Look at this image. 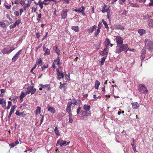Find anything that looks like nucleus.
<instances>
[{"instance_id":"0eeeda50","label":"nucleus","mask_w":153,"mask_h":153,"mask_svg":"<svg viewBox=\"0 0 153 153\" xmlns=\"http://www.w3.org/2000/svg\"><path fill=\"white\" fill-rule=\"evenodd\" d=\"M56 78L58 80H60L61 79H63L64 75L63 71L61 70L60 71L59 68H57L56 70Z\"/></svg>"},{"instance_id":"774afa93","label":"nucleus","mask_w":153,"mask_h":153,"mask_svg":"<svg viewBox=\"0 0 153 153\" xmlns=\"http://www.w3.org/2000/svg\"><path fill=\"white\" fill-rule=\"evenodd\" d=\"M4 100L3 98H0V105L2 104V102H3Z\"/></svg>"},{"instance_id":"4c0bfd02","label":"nucleus","mask_w":153,"mask_h":153,"mask_svg":"<svg viewBox=\"0 0 153 153\" xmlns=\"http://www.w3.org/2000/svg\"><path fill=\"white\" fill-rule=\"evenodd\" d=\"M5 91V90L2 89L0 90V97H3L4 96V94H2L4 93Z\"/></svg>"},{"instance_id":"13d9d810","label":"nucleus","mask_w":153,"mask_h":153,"mask_svg":"<svg viewBox=\"0 0 153 153\" xmlns=\"http://www.w3.org/2000/svg\"><path fill=\"white\" fill-rule=\"evenodd\" d=\"M44 115H42V118L40 120V125H41L42 123L43 120H44Z\"/></svg>"},{"instance_id":"338daca9","label":"nucleus","mask_w":153,"mask_h":153,"mask_svg":"<svg viewBox=\"0 0 153 153\" xmlns=\"http://www.w3.org/2000/svg\"><path fill=\"white\" fill-rule=\"evenodd\" d=\"M9 146L11 147V148H13L15 146V145L14 143H12L9 144Z\"/></svg>"},{"instance_id":"ddd939ff","label":"nucleus","mask_w":153,"mask_h":153,"mask_svg":"<svg viewBox=\"0 0 153 153\" xmlns=\"http://www.w3.org/2000/svg\"><path fill=\"white\" fill-rule=\"evenodd\" d=\"M83 108L84 111L81 110L80 111L88 112L90 110L91 108V106L88 104H85L83 106Z\"/></svg>"},{"instance_id":"603ef678","label":"nucleus","mask_w":153,"mask_h":153,"mask_svg":"<svg viewBox=\"0 0 153 153\" xmlns=\"http://www.w3.org/2000/svg\"><path fill=\"white\" fill-rule=\"evenodd\" d=\"M44 2H40L39 3V5L40 6L41 9H42L43 8V4H44Z\"/></svg>"},{"instance_id":"c756f323","label":"nucleus","mask_w":153,"mask_h":153,"mask_svg":"<svg viewBox=\"0 0 153 153\" xmlns=\"http://www.w3.org/2000/svg\"><path fill=\"white\" fill-rule=\"evenodd\" d=\"M74 100L75 101V102L73 103V105L74 106L76 105H77L78 104H79L80 103H81V101L80 100H76L75 98L74 99Z\"/></svg>"},{"instance_id":"09e8293b","label":"nucleus","mask_w":153,"mask_h":153,"mask_svg":"<svg viewBox=\"0 0 153 153\" xmlns=\"http://www.w3.org/2000/svg\"><path fill=\"white\" fill-rule=\"evenodd\" d=\"M48 65H45L43 66H42L41 67L42 69V71H43L46 68H48Z\"/></svg>"},{"instance_id":"c03bdc74","label":"nucleus","mask_w":153,"mask_h":153,"mask_svg":"<svg viewBox=\"0 0 153 153\" xmlns=\"http://www.w3.org/2000/svg\"><path fill=\"white\" fill-rule=\"evenodd\" d=\"M149 26L153 28V20H151L149 22Z\"/></svg>"},{"instance_id":"b1692460","label":"nucleus","mask_w":153,"mask_h":153,"mask_svg":"<svg viewBox=\"0 0 153 153\" xmlns=\"http://www.w3.org/2000/svg\"><path fill=\"white\" fill-rule=\"evenodd\" d=\"M138 33L140 36H142L145 33L146 31L145 30L143 29H139L138 30Z\"/></svg>"},{"instance_id":"a878e982","label":"nucleus","mask_w":153,"mask_h":153,"mask_svg":"<svg viewBox=\"0 0 153 153\" xmlns=\"http://www.w3.org/2000/svg\"><path fill=\"white\" fill-rule=\"evenodd\" d=\"M100 85V83L98 80H96L95 84V88L96 89L98 90L99 88V86Z\"/></svg>"},{"instance_id":"bb28decb","label":"nucleus","mask_w":153,"mask_h":153,"mask_svg":"<svg viewBox=\"0 0 153 153\" xmlns=\"http://www.w3.org/2000/svg\"><path fill=\"white\" fill-rule=\"evenodd\" d=\"M41 108L39 106H37L36 107V114L38 115L41 113Z\"/></svg>"},{"instance_id":"c9c22d12","label":"nucleus","mask_w":153,"mask_h":153,"mask_svg":"<svg viewBox=\"0 0 153 153\" xmlns=\"http://www.w3.org/2000/svg\"><path fill=\"white\" fill-rule=\"evenodd\" d=\"M125 51H124L125 52H126L128 50L133 51V52H135L136 51V50L134 49H130L128 48V45H127V48H126V49Z\"/></svg>"},{"instance_id":"bf43d9fd","label":"nucleus","mask_w":153,"mask_h":153,"mask_svg":"<svg viewBox=\"0 0 153 153\" xmlns=\"http://www.w3.org/2000/svg\"><path fill=\"white\" fill-rule=\"evenodd\" d=\"M111 16V14L110 13H107V17L108 18V19H109V20L110 21V16Z\"/></svg>"},{"instance_id":"f3484780","label":"nucleus","mask_w":153,"mask_h":153,"mask_svg":"<svg viewBox=\"0 0 153 153\" xmlns=\"http://www.w3.org/2000/svg\"><path fill=\"white\" fill-rule=\"evenodd\" d=\"M131 104L134 109H137L140 107L139 104L137 102H132Z\"/></svg>"},{"instance_id":"cd10ccee","label":"nucleus","mask_w":153,"mask_h":153,"mask_svg":"<svg viewBox=\"0 0 153 153\" xmlns=\"http://www.w3.org/2000/svg\"><path fill=\"white\" fill-rule=\"evenodd\" d=\"M71 28L76 32H78L79 31V27L78 26H73Z\"/></svg>"},{"instance_id":"8fccbe9b","label":"nucleus","mask_w":153,"mask_h":153,"mask_svg":"<svg viewBox=\"0 0 153 153\" xmlns=\"http://www.w3.org/2000/svg\"><path fill=\"white\" fill-rule=\"evenodd\" d=\"M73 104L71 102H69L68 103L67 108H71V106Z\"/></svg>"},{"instance_id":"1a4fd4ad","label":"nucleus","mask_w":153,"mask_h":153,"mask_svg":"<svg viewBox=\"0 0 153 153\" xmlns=\"http://www.w3.org/2000/svg\"><path fill=\"white\" fill-rule=\"evenodd\" d=\"M68 10L67 9H65L63 10L61 13V16H62V19H65L67 17V12Z\"/></svg>"},{"instance_id":"412c9836","label":"nucleus","mask_w":153,"mask_h":153,"mask_svg":"<svg viewBox=\"0 0 153 153\" xmlns=\"http://www.w3.org/2000/svg\"><path fill=\"white\" fill-rule=\"evenodd\" d=\"M97 27V26L95 25H94L93 26L91 27L88 29V33H92L94 30H96Z\"/></svg>"},{"instance_id":"f8f14e48","label":"nucleus","mask_w":153,"mask_h":153,"mask_svg":"<svg viewBox=\"0 0 153 153\" xmlns=\"http://www.w3.org/2000/svg\"><path fill=\"white\" fill-rule=\"evenodd\" d=\"M85 7L83 6L78 8V12L81 13L83 16H85Z\"/></svg>"},{"instance_id":"f704fd0d","label":"nucleus","mask_w":153,"mask_h":153,"mask_svg":"<svg viewBox=\"0 0 153 153\" xmlns=\"http://www.w3.org/2000/svg\"><path fill=\"white\" fill-rule=\"evenodd\" d=\"M102 23L104 25L105 28L107 29H108L109 27H108L107 23H106V22L103 19H102Z\"/></svg>"},{"instance_id":"f03ea898","label":"nucleus","mask_w":153,"mask_h":153,"mask_svg":"<svg viewBox=\"0 0 153 153\" xmlns=\"http://www.w3.org/2000/svg\"><path fill=\"white\" fill-rule=\"evenodd\" d=\"M82 108L81 107H79L77 110V114H79L81 115L80 117V119L82 120H87L88 119V118L89 116H90L91 114L88 112H82V111H80Z\"/></svg>"},{"instance_id":"aec40b11","label":"nucleus","mask_w":153,"mask_h":153,"mask_svg":"<svg viewBox=\"0 0 153 153\" xmlns=\"http://www.w3.org/2000/svg\"><path fill=\"white\" fill-rule=\"evenodd\" d=\"M53 49L58 56H59L60 54V50L58 47L56 46H55L53 47Z\"/></svg>"},{"instance_id":"a211bd4d","label":"nucleus","mask_w":153,"mask_h":153,"mask_svg":"<svg viewBox=\"0 0 153 153\" xmlns=\"http://www.w3.org/2000/svg\"><path fill=\"white\" fill-rule=\"evenodd\" d=\"M43 63L44 62H42V59L41 58L37 59L36 61V63L38 67H39V66H41Z\"/></svg>"},{"instance_id":"473e14b6","label":"nucleus","mask_w":153,"mask_h":153,"mask_svg":"<svg viewBox=\"0 0 153 153\" xmlns=\"http://www.w3.org/2000/svg\"><path fill=\"white\" fill-rule=\"evenodd\" d=\"M21 23V20L20 19H19L18 20H16L15 23L13 24L16 27V26H17L18 27L19 26V24Z\"/></svg>"},{"instance_id":"0e129e2a","label":"nucleus","mask_w":153,"mask_h":153,"mask_svg":"<svg viewBox=\"0 0 153 153\" xmlns=\"http://www.w3.org/2000/svg\"><path fill=\"white\" fill-rule=\"evenodd\" d=\"M132 148L134 152L136 151V145H132Z\"/></svg>"},{"instance_id":"9b49d317","label":"nucleus","mask_w":153,"mask_h":153,"mask_svg":"<svg viewBox=\"0 0 153 153\" xmlns=\"http://www.w3.org/2000/svg\"><path fill=\"white\" fill-rule=\"evenodd\" d=\"M22 50H20L14 55L12 59V62H15L18 59L19 56Z\"/></svg>"},{"instance_id":"5701e85b","label":"nucleus","mask_w":153,"mask_h":153,"mask_svg":"<svg viewBox=\"0 0 153 153\" xmlns=\"http://www.w3.org/2000/svg\"><path fill=\"white\" fill-rule=\"evenodd\" d=\"M54 131L55 134L57 136H59L60 135V132L57 127H56L54 129Z\"/></svg>"},{"instance_id":"4468645a","label":"nucleus","mask_w":153,"mask_h":153,"mask_svg":"<svg viewBox=\"0 0 153 153\" xmlns=\"http://www.w3.org/2000/svg\"><path fill=\"white\" fill-rule=\"evenodd\" d=\"M47 107L48 108V111H50L53 114L55 113L56 110L54 108L50 107L49 104L48 105Z\"/></svg>"},{"instance_id":"864d4df0","label":"nucleus","mask_w":153,"mask_h":153,"mask_svg":"<svg viewBox=\"0 0 153 153\" xmlns=\"http://www.w3.org/2000/svg\"><path fill=\"white\" fill-rule=\"evenodd\" d=\"M102 26V23L100 22H99L98 25V27H98L97 28L100 29L101 28Z\"/></svg>"},{"instance_id":"49530a36","label":"nucleus","mask_w":153,"mask_h":153,"mask_svg":"<svg viewBox=\"0 0 153 153\" xmlns=\"http://www.w3.org/2000/svg\"><path fill=\"white\" fill-rule=\"evenodd\" d=\"M8 105L7 107V109H9L10 108V107L12 105V102L10 101H9L8 102Z\"/></svg>"},{"instance_id":"3c124183","label":"nucleus","mask_w":153,"mask_h":153,"mask_svg":"<svg viewBox=\"0 0 153 153\" xmlns=\"http://www.w3.org/2000/svg\"><path fill=\"white\" fill-rule=\"evenodd\" d=\"M16 105L13 106L11 108V110L10 111L12 113H13L14 111V110L15 108H16Z\"/></svg>"},{"instance_id":"e2e57ef3","label":"nucleus","mask_w":153,"mask_h":153,"mask_svg":"<svg viewBox=\"0 0 153 153\" xmlns=\"http://www.w3.org/2000/svg\"><path fill=\"white\" fill-rule=\"evenodd\" d=\"M5 7L7 9H10V8L11 5H4Z\"/></svg>"},{"instance_id":"5fc2aeb1","label":"nucleus","mask_w":153,"mask_h":153,"mask_svg":"<svg viewBox=\"0 0 153 153\" xmlns=\"http://www.w3.org/2000/svg\"><path fill=\"white\" fill-rule=\"evenodd\" d=\"M36 89L35 88H33V89H32V90H31V95H32L33 94H34L36 91Z\"/></svg>"},{"instance_id":"7ed1b4c3","label":"nucleus","mask_w":153,"mask_h":153,"mask_svg":"<svg viewBox=\"0 0 153 153\" xmlns=\"http://www.w3.org/2000/svg\"><path fill=\"white\" fill-rule=\"evenodd\" d=\"M145 48L149 51H152L153 50V42L150 39H146L145 41Z\"/></svg>"},{"instance_id":"f257e3e1","label":"nucleus","mask_w":153,"mask_h":153,"mask_svg":"<svg viewBox=\"0 0 153 153\" xmlns=\"http://www.w3.org/2000/svg\"><path fill=\"white\" fill-rule=\"evenodd\" d=\"M123 38L119 36L116 37V41L117 46L116 47L115 52L116 53H119L123 51L126 50L127 44H123Z\"/></svg>"},{"instance_id":"39448f33","label":"nucleus","mask_w":153,"mask_h":153,"mask_svg":"<svg viewBox=\"0 0 153 153\" xmlns=\"http://www.w3.org/2000/svg\"><path fill=\"white\" fill-rule=\"evenodd\" d=\"M138 90L142 94H146L148 92L147 87L143 84H140L138 86Z\"/></svg>"},{"instance_id":"dca6fc26","label":"nucleus","mask_w":153,"mask_h":153,"mask_svg":"<svg viewBox=\"0 0 153 153\" xmlns=\"http://www.w3.org/2000/svg\"><path fill=\"white\" fill-rule=\"evenodd\" d=\"M104 43L105 48H108V47L110 44V41L108 38L107 37L105 39Z\"/></svg>"},{"instance_id":"4d7b16f0","label":"nucleus","mask_w":153,"mask_h":153,"mask_svg":"<svg viewBox=\"0 0 153 153\" xmlns=\"http://www.w3.org/2000/svg\"><path fill=\"white\" fill-rule=\"evenodd\" d=\"M23 12V9L22 8H21L19 9V13H20V15H21L22 13Z\"/></svg>"},{"instance_id":"20e7f679","label":"nucleus","mask_w":153,"mask_h":153,"mask_svg":"<svg viewBox=\"0 0 153 153\" xmlns=\"http://www.w3.org/2000/svg\"><path fill=\"white\" fill-rule=\"evenodd\" d=\"M62 64V63L61 62L60 57L58 56L56 59L54 60L52 64V67L53 69H55L56 68L55 65H58V68L60 69L61 67H60V65Z\"/></svg>"},{"instance_id":"c85d7f7f","label":"nucleus","mask_w":153,"mask_h":153,"mask_svg":"<svg viewBox=\"0 0 153 153\" xmlns=\"http://www.w3.org/2000/svg\"><path fill=\"white\" fill-rule=\"evenodd\" d=\"M40 85L41 87H42L43 88L46 89L48 91L49 89L48 86H49V85H43L42 84H40Z\"/></svg>"},{"instance_id":"a19ab883","label":"nucleus","mask_w":153,"mask_h":153,"mask_svg":"<svg viewBox=\"0 0 153 153\" xmlns=\"http://www.w3.org/2000/svg\"><path fill=\"white\" fill-rule=\"evenodd\" d=\"M66 112L68 113V114H72L71 113V108H66Z\"/></svg>"},{"instance_id":"69168bd1","label":"nucleus","mask_w":153,"mask_h":153,"mask_svg":"<svg viewBox=\"0 0 153 153\" xmlns=\"http://www.w3.org/2000/svg\"><path fill=\"white\" fill-rule=\"evenodd\" d=\"M36 37L38 39H39V37L40 36V35L38 32L36 33Z\"/></svg>"},{"instance_id":"a18cd8bd","label":"nucleus","mask_w":153,"mask_h":153,"mask_svg":"<svg viewBox=\"0 0 153 153\" xmlns=\"http://www.w3.org/2000/svg\"><path fill=\"white\" fill-rule=\"evenodd\" d=\"M6 100H4L3 102H2V104H1V105L2 107L5 108H7L6 106Z\"/></svg>"},{"instance_id":"423d86ee","label":"nucleus","mask_w":153,"mask_h":153,"mask_svg":"<svg viewBox=\"0 0 153 153\" xmlns=\"http://www.w3.org/2000/svg\"><path fill=\"white\" fill-rule=\"evenodd\" d=\"M15 48L13 47H11L8 46L4 48L2 50L1 52L4 54H9L14 50Z\"/></svg>"},{"instance_id":"e433bc0d","label":"nucleus","mask_w":153,"mask_h":153,"mask_svg":"<svg viewBox=\"0 0 153 153\" xmlns=\"http://www.w3.org/2000/svg\"><path fill=\"white\" fill-rule=\"evenodd\" d=\"M100 32V29H97L96 30L94 33V35L95 36L97 37L98 36V35Z\"/></svg>"},{"instance_id":"6ab92c4d","label":"nucleus","mask_w":153,"mask_h":153,"mask_svg":"<svg viewBox=\"0 0 153 153\" xmlns=\"http://www.w3.org/2000/svg\"><path fill=\"white\" fill-rule=\"evenodd\" d=\"M60 85L59 86V88L60 89H63V90L65 91L66 90V86L67 85V83H64L63 84H62L61 82H60Z\"/></svg>"},{"instance_id":"4be33fe9","label":"nucleus","mask_w":153,"mask_h":153,"mask_svg":"<svg viewBox=\"0 0 153 153\" xmlns=\"http://www.w3.org/2000/svg\"><path fill=\"white\" fill-rule=\"evenodd\" d=\"M64 75L65 76V81L63 79V81L64 82H66L70 80V75L69 74H65Z\"/></svg>"},{"instance_id":"052dcab7","label":"nucleus","mask_w":153,"mask_h":153,"mask_svg":"<svg viewBox=\"0 0 153 153\" xmlns=\"http://www.w3.org/2000/svg\"><path fill=\"white\" fill-rule=\"evenodd\" d=\"M152 1H150V2L149 3L148 6L150 7L151 6H153V0Z\"/></svg>"},{"instance_id":"6e6552de","label":"nucleus","mask_w":153,"mask_h":153,"mask_svg":"<svg viewBox=\"0 0 153 153\" xmlns=\"http://www.w3.org/2000/svg\"><path fill=\"white\" fill-rule=\"evenodd\" d=\"M70 143V142H67L65 141H63L61 139H59L58 140L57 143V146L60 145V146L62 147L63 146H66L68 144Z\"/></svg>"},{"instance_id":"2f4dec72","label":"nucleus","mask_w":153,"mask_h":153,"mask_svg":"<svg viewBox=\"0 0 153 153\" xmlns=\"http://www.w3.org/2000/svg\"><path fill=\"white\" fill-rule=\"evenodd\" d=\"M31 85H32L28 87L27 88V89L29 91L30 93H31L32 89H33V88H34L33 85V83H32Z\"/></svg>"},{"instance_id":"de8ad7c7","label":"nucleus","mask_w":153,"mask_h":153,"mask_svg":"<svg viewBox=\"0 0 153 153\" xmlns=\"http://www.w3.org/2000/svg\"><path fill=\"white\" fill-rule=\"evenodd\" d=\"M42 14L41 13H39L38 14V16L37 18V20L39 21L41 19V18Z\"/></svg>"},{"instance_id":"37998d69","label":"nucleus","mask_w":153,"mask_h":153,"mask_svg":"<svg viewBox=\"0 0 153 153\" xmlns=\"http://www.w3.org/2000/svg\"><path fill=\"white\" fill-rule=\"evenodd\" d=\"M15 114L16 115L19 116H22L23 115V114L22 112H20L19 110H17L16 112L15 113Z\"/></svg>"},{"instance_id":"ea45409f","label":"nucleus","mask_w":153,"mask_h":153,"mask_svg":"<svg viewBox=\"0 0 153 153\" xmlns=\"http://www.w3.org/2000/svg\"><path fill=\"white\" fill-rule=\"evenodd\" d=\"M44 51L45 52V53L44 54L45 55H49L50 54V50L48 48H46V50Z\"/></svg>"},{"instance_id":"58836bf2","label":"nucleus","mask_w":153,"mask_h":153,"mask_svg":"<svg viewBox=\"0 0 153 153\" xmlns=\"http://www.w3.org/2000/svg\"><path fill=\"white\" fill-rule=\"evenodd\" d=\"M0 26L3 28H4L6 27V25L5 23L3 22H0Z\"/></svg>"},{"instance_id":"393cba45","label":"nucleus","mask_w":153,"mask_h":153,"mask_svg":"<svg viewBox=\"0 0 153 153\" xmlns=\"http://www.w3.org/2000/svg\"><path fill=\"white\" fill-rule=\"evenodd\" d=\"M114 27L115 29L121 30H123L124 29V27L123 26L119 25L115 26Z\"/></svg>"},{"instance_id":"72a5a7b5","label":"nucleus","mask_w":153,"mask_h":153,"mask_svg":"<svg viewBox=\"0 0 153 153\" xmlns=\"http://www.w3.org/2000/svg\"><path fill=\"white\" fill-rule=\"evenodd\" d=\"M25 94L23 92H22L21 95L19 96V98L20 100H22L21 102L22 101L23 98L26 96Z\"/></svg>"},{"instance_id":"79ce46f5","label":"nucleus","mask_w":153,"mask_h":153,"mask_svg":"<svg viewBox=\"0 0 153 153\" xmlns=\"http://www.w3.org/2000/svg\"><path fill=\"white\" fill-rule=\"evenodd\" d=\"M105 59L106 58H105L104 57H103L102 58L101 60L100 61L101 65H104Z\"/></svg>"},{"instance_id":"6e6d98bb","label":"nucleus","mask_w":153,"mask_h":153,"mask_svg":"<svg viewBox=\"0 0 153 153\" xmlns=\"http://www.w3.org/2000/svg\"><path fill=\"white\" fill-rule=\"evenodd\" d=\"M14 14L16 16H19V11H15L14 13Z\"/></svg>"},{"instance_id":"7c9ffc66","label":"nucleus","mask_w":153,"mask_h":153,"mask_svg":"<svg viewBox=\"0 0 153 153\" xmlns=\"http://www.w3.org/2000/svg\"><path fill=\"white\" fill-rule=\"evenodd\" d=\"M68 117H69V122L70 123H72L73 121V115L72 114H69Z\"/></svg>"},{"instance_id":"9d476101","label":"nucleus","mask_w":153,"mask_h":153,"mask_svg":"<svg viewBox=\"0 0 153 153\" xmlns=\"http://www.w3.org/2000/svg\"><path fill=\"white\" fill-rule=\"evenodd\" d=\"M146 54V50L144 49H143L141 51V54L140 55V59L141 61V65H142V62L145 58Z\"/></svg>"},{"instance_id":"680f3d73","label":"nucleus","mask_w":153,"mask_h":153,"mask_svg":"<svg viewBox=\"0 0 153 153\" xmlns=\"http://www.w3.org/2000/svg\"><path fill=\"white\" fill-rule=\"evenodd\" d=\"M105 12H106L107 13H110V9L109 8H108L106 9Z\"/></svg>"},{"instance_id":"2eb2a0df","label":"nucleus","mask_w":153,"mask_h":153,"mask_svg":"<svg viewBox=\"0 0 153 153\" xmlns=\"http://www.w3.org/2000/svg\"><path fill=\"white\" fill-rule=\"evenodd\" d=\"M108 51V48H105L103 51L100 52V54L102 56L107 55Z\"/></svg>"}]
</instances>
